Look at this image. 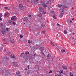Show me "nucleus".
<instances>
[{"instance_id":"41","label":"nucleus","mask_w":76,"mask_h":76,"mask_svg":"<svg viewBox=\"0 0 76 76\" xmlns=\"http://www.w3.org/2000/svg\"><path fill=\"white\" fill-rule=\"evenodd\" d=\"M59 72H60V73H62V71H61V70H60L59 71Z\"/></svg>"},{"instance_id":"32","label":"nucleus","mask_w":76,"mask_h":76,"mask_svg":"<svg viewBox=\"0 0 76 76\" xmlns=\"http://www.w3.org/2000/svg\"><path fill=\"white\" fill-rule=\"evenodd\" d=\"M20 38H22V37H23V36H22V35H20Z\"/></svg>"},{"instance_id":"40","label":"nucleus","mask_w":76,"mask_h":76,"mask_svg":"<svg viewBox=\"0 0 76 76\" xmlns=\"http://www.w3.org/2000/svg\"><path fill=\"white\" fill-rule=\"evenodd\" d=\"M41 53L42 54H43L45 56V55L44 54V53L43 52V51H41Z\"/></svg>"},{"instance_id":"14","label":"nucleus","mask_w":76,"mask_h":76,"mask_svg":"<svg viewBox=\"0 0 76 76\" xmlns=\"http://www.w3.org/2000/svg\"><path fill=\"white\" fill-rule=\"evenodd\" d=\"M1 32L2 34H3V35H4L5 34H6V31H2Z\"/></svg>"},{"instance_id":"42","label":"nucleus","mask_w":76,"mask_h":76,"mask_svg":"<svg viewBox=\"0 0 76 76\" xmlns=\"http://www.w3.org/2000/svg\"><path fill=\"white\" fill-rule=\"evenodd\" d=\"M0 21H2V19H1V18L0 17Z\"/></svg>"},{"instance_id":"50","label":"nucleus","mask_w":76,"mask_h":76,"mask_svg":"<svg viewBox=\"0 0 76 76\" xmlns=\"http://www.w3.org/2000/svg\"><path fill=\"white\" fill-rule=\"evenodd\" d=\"M6 70H7V71H8L9 70V69H6Z\"/></svg>"},{"instance_id":"64","label":"nucleus","mask_w":76,"mask_h":76,"mask_svg":"<svg viewBox=\"0 0 76 76\" xmlns=\"http://www.w3.org/2000/svg\"><path fill=\"white\" fill-rule=\"evenodd\" d=\"M64 75H66V74H65V73H64Z\"/></svg>"},{"instance_id":"43","label":"nucleus","mask_w":76,"mask_h":76,"mask_svg":"<svg viewBox=\"0 0 76 76\" xmlns=\"http://www.w3.org/2000/svg\"><path fill=\"white\" fill-rule=\"evenodd\" d=\"M49 3V2L48 1H47L46 3V4H48V3Z\"/></svg>"},{"instance_id":"6","label":"nucleus","mask_w":76,"mask_h":76,"mask_svg":"<svg viewBox=\"0 0 76 76\" xmlns=\"http://www.w3.org/2000/svg\"><path fill=\"white\" fill-rule=\"evenodd\" d=\"M13 66H14L15 67H17L18 66V64H17V62H14V63L13 64Z\"/></svg>"},{"instance_id":"49","label":"nucleus","mask_w":76,"mask_h":76,"mask_svg":"<svg viewBox=\"0 0 76 76\" xmlns=\"http://www.w3.org/2000/svg\"><path fill=\"white\" fill-rule=\"evenodd\" d=\"M57 26H60V25L58 23H57Z\"/></svg>"},{"instance_id":"16","label":"nucleus","mask_w":76,"mask_h":76,"mask_svg":"<svg viewBox=\"0 0 76 76\" xmlns=\"http://www.w3.org/2000/svg\"><path fill=\"white\" fill-rule=\"evenodd\" d=\"M10 30V28H8V27H7L6 28V31H9Z\"/></svg>"},{"instance_id":"10","label":"nucleus","mask_w":76,"mask_h":76,"mask_svg":"<svg viewBox=\"0 0 76 76\" xmlns=\"http://www.w3.org/2000/svg\"><path fill=\"white\" fill-rule=\"evenodd\" d=\"M10 57L11 58H15V55H11Z\"/></svg>"},{"instance_id":"23","label":"nucleus","mask_w":76,"mask_h":76,"mask_svg":"<svg viewBox=\"0 0 76 76\" xmlns=\"http://www.w3.org/2000/svg\"><path fill=\"white\" fill-rule=\"evenodd\" d=\"M61 6H62V5L58 4V7H61Z\"/></svg>"},{"instance_id":"60","label":"nucleus","mask_w":76,"mask_h":76,"mask_svg":"<svg viewBox=\"0 0 76 76\" xmlns=\"http://www.w3.org/2000/svg\"><path fill=\"white\" fill-rule=\"evenodd\" d=\"M21 54H24V53H21Z\"/></svg>"},{"instance_id":"19","label":"nucleus","mask_w":76,"mask_h":76,"mask_svg":"<svg viewBox=\"0 0 76 76\" xmlns=\"http://www.w3.org/2000/svg\"><path fill=\"white\" fill-rule=\"evenodd\" d=\"M16 74L17 75H19L20 74V72L19 71H17L16 72Z\"/></svg>"},{"instance_id":"9","label":"nucleus","mask_w":76,"mask_h":76,"mask_svg":"<svg viewBox=\"0 0 76 76\" xmlns=\"http://www.w3.org/2000/svg\"><path fill=\"white\" fill-rule=\"evenodd\" d=\"M42 6L44 7H47V4L45 3H43L42 4Z\"/></svg>"},{"instance_id":"58","label":"nucleus","mask_w":76,"mask_h":76,"mask_svg":"<svg viewBox=\"0 0 76 76\" xmlns=\"http://www.w3.org/2000/svg\"><path fill=\"white\" fill-rule=\"evenodd\" d=\"M25 70H27V69L25 68Z\"/></svg>"},{"instance_id":"11","label":"nucleus","mask_w":76,"mask_h":76,"mask_svg":"<svg viewBox=\"0 0 76 76\" xmlns=\"http://www.w3.org/2000/svg\"><path fill=\"white\" fill-rule=\"evenodd\" d=\"M19 8H20V9H22V8H23V5L19 4Z\"/></svg>"},{"instance_id":"46","label":"nucleus","mask_w":76,"mask_h":76,"mask_svg":"<svg viewBox=\"0 0 76 76\" xmlns=\"http://www.w3.org/2000/svg\"><path fill=\"white\" fill-rule=\"evenodd\" d=\"M28 17H31V15H28Z\"/></svg>"},{"instance_id":"51","label":"nucleus","mask_w":76,"mask_h":76,"mask_svg":"<svg viewBox=\"0 0 76 76\" xmlns=\"http://www.w3.org/2000/svg\"><path fill=\"white\" fill-rule=\"evenodd\" d=\"M7 54H10V52H7Z\"/></svg>"},{"instance_id":"26","label":"nucleus","mask_w":76,"mask_h":76,"mask_svg":"<svg viewBox=\"0 0 76 76\" xmlns=\"http://www.w3.org/2000/svg\"><path fill=\"white\" fill-rule=\"evenodd\" d=\"M42 13L43 14H44L45 15V14L46 13V12H44V11H42Z\"/></svg>"},{"instance_id":"22","label":"nucleus","mask_w":76,"mask_h":76,"mask_svg":"<svg viewBox=\"0 0 76 76\" xmlns=\"http://www.w3.org/2000/svg\"><path fill=\"white\" fill-rule=\"evenodd\" d=\"M36 48L37 49H38L39 48V45H36Z\"/></svg>"},{"instance_id":"56","label":"nucleus","mask_w":76,"mask_h":76,"mask_svg":"<svg viewBox=\"0 0 76 76\" xmlns=\"http://www.w3.org/2000/svg\"><path fill=\"white\" fill-rule=\"evenodd\" d=\"M72 20H75V19H74V18H73L72 19Z\"/></svg>"},{"instance_id":"20","label":"nucleus","mask_w":76,"mask_h":76,"mask_svg":"<svg viewBox=\"0 0 76 76\" xmlns=\"http://www.w3.org/2000/svg\"><path fill=\"white\" fill-rule=\"evenodd\" d=\"M64 33L65 34H67V31L66 30H64Z\"/></svg>"},{"instance_id":"4","label":"nucleus","mask_w":76,"mask_h":76,"mask_svg":"<svg viewBox=\"0 0 76 76\" xmlns=\"http://www.w3.org/2000/svg\"><path fill=\"white\" fill-rule=\"evenodd\" d=\"M39 50L41 51H44V48L43 47H41L40 48Z\"/></svg>"},{"instance_id":"2","label":"nucleus","mask_w":76,"mask_h":76,"mask_svg":"<svg viewBox=\"0 0 76 76\" xmlns=\"http://www.w3.org/2000/svg\"><path fill=\"white\" fill-rule=\"evenodd\" d=\"M11 20H12L15 21V20H16V16L12 17L11 18Z\"/></svg>"},{"instance_id":"39","label":"nucleus","mask_w":76,"mask_h":76,"mask_svg":"<svg viewBox=\"0 0 76 76\" xmlns=\"http://www.w3.org/2000/svg\"><path fill=\"white\" fill-rule=\"evenodd\" d=\"M8 23H9L11 24V20H10L9 21Z\"/></svg>"},{"instance_id":"45","label":"nucleus","mask_w":76,"mask_h":76,"mask_svg":"<svg viewBox=\"0 0 76 76\" xmlns=\"http://www.w3.org/2000/svg\"><path fill=\"white\" fill-rule=\"evenodd\" d=\"M69 22L70 23H72V20H69Z\"/></svg>"},{"instance_id":"54","label":"nucleus","mask_w":76,"mask_h":76,"mask_svg":"<svg viewBox=\"0 0 76 76\" xmlns=\"http://www.w3.org/2000/svg\"><path fill=\"white\" fill-rule=\"evenodd\" d=\"M41 26L42 27V28H44V26H43L42 25Z\"/></svg>"},{"instance_id":"36","label":"nucleus","mask_w":76,"mask_h":76,"mask_svg":"<svg viewBox=\"0 0 76 76\" xmlns=\"http://www.w3.org/2000/svg\"><path fill=\"white\" fill-rule=\"evenodd\" d=\"M28 44H30L31 41H30V40H28Z\"/></svg>"},{"instance_id":"28","label":"nucleus","mask_w":76,"mask_h":76,"mask_svg":"<svg viewBox=\"0 0 76 76\" xmlns=\"http://www.w3.org/2000/svg\"><path fill=\"white\" fill-rule=\"evenodd\" d=\"M3 59H6L7 60L8 58H7V57H5Z\"/></svg>"},{"instance_id":"5","label":"nucleus","mask_w":76,"mask_h":76,"mask_svg":"<svg viewBox=\"0 0 76 76\" xmlns=\"http://www.w3.org/2000/svg\"><path fill=\"white\" fill-rule=\"evenodd\" d=\"M63 13H60V14L59 15V16L60 18H62L63 16Z\"/></svg>"},{"instance_id":"25","label":"nucleus","mask_w":76,"mask_h":76,"mask_svg":"<svg viewBox=\"0 0 76 76\" xmlns=\"http://www.w3.org/2000/svg\"><path fill=\"white\" fill-rule=\"evenodd\" d=\"M50 44H51V45H52L53 46H54V44H53V42H52L50 41Z\"/></svg>"},{"instance_id":"62","label":"nucleus","mask_w":76,"mask_h":76,"mask_svg":"<svg viewBox=\"0 0 76 76\" xmlns=\"http://www.w3.org/2000/svg\"><path fill=\"white\" fill-rule=\"evenodd\" d=\"M51 12V13H53V11H50Z\"/></svg>"},{"instance_id":"34","label":"nucleus","mask_w":76,"mask_h":76,"mask_svg":"<svg viewBox=\"0 0 76 76\" xmlns=\"http://www.w3.org/2000/svg\"><path fill=\"white\" fill-rule=\"evenodd\" d=\"M53 73V71H51V70H50L49 72V73Z\"/></svg>"},{"instance_id":"31","label":"nucleus","mask_w":76,"mask_h":76,"mask_svg":"<svg viewBox=\"0 0 76 76\" xmlns=\"http://www.w3.org/2000/svg\"><path fill=\"white\" fill-rule=\"evenodd\" d=\"M3 40L5 42H6V40L4 38L3 39Z\"/></svg>"},{"instance_id":"12","label":"nucleus","mask_w":76,"mask_h":76,"mask_svg":"<svg viewBox=\"0 0 76 76\" xmlns=\"http://www.w3.org/2000/svg\"><path fill=\"white\" fill-rule=\"evenodd\" d=\"M43 9V8H42V7L39 8V10L40 12H42V10Z\"/></svg>"},{"instance_id":"63","label":"nucleus","mask_w":76,"mask_h":76,"mask_svg":"<svg viewBox=\"0 0 76 76\" xmlns=\"http://www.w3.org/2000/svg\"><path fill=\"white\" fill-rule=\"evenodd\" d=\"M72 34H75V33H73Z\"/></svg>"},{"instance_id":"13","label":"nucleus","mask_w":76,"mask_h":76,"mask_svg":"<svg viewBox=\"0 0 76 76\" xmlns=\"http://www.w3.org/2000/svg\"><path fill=\"white\" fill-rule=\"evenodd\" d=\"M61 11L62 12H63V11H64V7H63L62 8H60Z\"/></svg>"},{"instance_id":"47","label":"nucleus","mask_w":76,"mask_h":76,"mask_svg":"<svg viewBox=\"0 0 76 76\" xmlns=\"http://www.w3.org/2000/svg\"><path fill=\"white\" fill-rule=\"evenodd\" d=\"M36 55V53H34V54L33 55V56H35Z\"/></svg>"},{"instance_id":"30","label":"nucleus","mask_w":76,"mask_h":76,"mask_svg":"<svg viewBox=\"0 0 76 76\" xmlns=\"http://www.w3.org/2000/svg\"><path fill=\"white\" fill-rule=\"evenodd\" d=\"M5 9H7L8 10H9V8L7 7H4Z\"/></svg>"},{"instance_id":"52","label":"nucleus","mask_w":76,"mask_h":76,"mask_svg":"<svg viewBox=\"0 0 76 76\" xmlns=\"http://www.w3.org/2000/svg\"><path fill=\"white\" fill-rule=\"evenodd\" d=\"M72 38L73 39H75V38L73 37H72Z\"/></svg>"},{"instance_id":"18","label":"nucleus","mask_w":76,"mask_h":76,"mask_svg":"<svg viewBox=\"0 0 76 76\" xmlns=\"http://www.w3.org/2000/svg\"><path fill=\"white\" fill-rule=\"evenodd\" d=\"M25 54H26V55H29V53L28 51H27L25 53Z\"/></svg>"},{"instance_id":"38","label":"nucleus","mask_w":76,"mask_h":76,"mask_svg":"<svg viewBox=\"0 0 76 76\" xmlns=\"http://www.w3.org/2000/svg\"><path fill=\"white\" fill-rule=\"evenodd\" d=\"M12 24L15 25H16V23H15V22H13Z\"/></svg>"},{"instance_id":"48","label":"nucleus","mask_w":76,"mask_h":76,"mask_svg":"<svg viewBox=\"0 0 76 76\" xmlns=\"http://www.w3.org/2000/svg\"><path fill=\"white\" fill-rule=\"evenodd\" d=\"M69 75L70 76H73V75H71V74H70Z\"/></svg>"},{"instance_id":"33","label":"nucleus","mask_w":76,"mask_h":76,"mask_svg":"<svg viewBox=\"0 0 76 76\" xmlns=\"http://www.w3.org/2000/svg\"><path fill=\"white\" fill-rule=\"evenodd\" d=\"M38 0H35L34 2L35 3H37L38 2Z\"/></svg>"},{"instance_id":"37","label":"nucleus","mask_w":76,"mask_h":76,"mask_svg":"<svg viewBox=\"0 0 76 76\" xmlns=\"http://www.w3.org/2000/svg\"><path fill=\"white\" fill-rule=\"evenodd\" d=\"M48 57H51V55H50L49 54H48L47 56Z\"/></svg>"},{"instance_id":"57","label":"nucleus","mask_w":76,"mask_h":76,"mask_svg":"<svg viewBox=\"0 0 76 76\" xmlns=\"http://www.w3.org/2000/svg\"><path fill=\"white\" fill-rule=\"evenodd\" d=\"M58 76H61V75H58Z\"/></svg>"},{"instance_id":"59","label":"nucleus","mask_w":76,"mask_h":76,"mask_svg":"<svg viewBox=\"0 0 76 76\" xmlns=\"http://www.w3.org/2000/svg\"><path fill=\"white\" fill-rule=\"evenodd\" d=\"M30 43L32 44V42H30Z\"/></svg>"},{"instance_id":"35","label":"nucleus","mask_w":76,"mask_h":76,"mask_svg":"<svg viewBox=\"0 0 76 76\" xmlns=\"http://www.w3.org/2000/svg\"><path fill=\"white\" fill-rule=\"evenodd\" d=\"M64 8H67V6H63Z\"/></svg>"},{"instance_id":"8","label":"nucleus","mask_w":76,"mask_h":76,"mask_svg":"<svg viewBox=\"0 0 76 76\" xmlns=\"http://www.w3.org/2000/svg\"><path fill=\"white\" fill-rule=\"evenodd\" d=\"M62 68L64 69H67V67L66 66H62Z\"/></svg>"},{"instance_id":"44","label":"nucleus","mask_w":76,"mask_h":76,"mask_svg":"<svg viewBox=\"0 0 76 76\" xmlns=\"http://www.w3.org/2000/svg\"><path fill=\"white\" fill-rule=\"evenodd\" d=\"M27 67H28V69H29V65H28Z\"/></svg>"},{"instance_id":"53","label":"nucleus","mask_w":76,"mask_h":76,"mask_svg":"<svg viewBox=\"0 0 76 76\" xmlns=\"http://www.w3.org/2000/svg\"><path fill=\"white\" fill-rule=\"evenodd\" d=\"M10 42L11 43V44H12V43H13V42H12V41H11V40H10Z\"/></svg>"},{"instance_id":"15","label":"nucleus","mask_w":76,"mask_h":76,"mask_svg":"<svg viewBox=\"0 0 76 76\" xmlns=\"http://www.w3.org/2000/svg\"><path fill=\"white\" fill-rule=\"evenodd\" d=\"M0 26L1 28H3L4 26V25L3 23H1L0 24Z\"/></svg>"},{"instance_id":"29","label":"nucleus","mask_w":76,"mask_h":76,"mask_svg":"<svg viewBox=\"0 0 76 76\" xmlns=\"http://www.w3.org/2000/svg\"><path fill=\"white\" fill-rule=\"evenodd\" d=\"M3 16V14H2L0 13V18H1Z\"/></svg>"},{"instance_id":"1","label":"nucleus","mask_w":76,"mask_h":76,"mask_svg":"<svg viewBox=\"0 0 76 76\" xmlns=\"http://www.w3.org/2000/svg\"><path fill=\"white\" fill-rule=\"evenodd\" d=\"M9 13L8 12H7L4 14V17H9Z\"/></svg>"},{"instance_id":"24","label":"nucleus","mask_w":76,"mask_h":76,"mask_svg":"<svg viewBox=\"0 0 76 76\" xmlns=\"http://www.w3.org/2000/svg\"><path fill=\"white\" fill-rule=\"evenodd\" d=\"M66 22L67 23H70V20L68 19L66 20Z\"/></svg>"},{"instance_id":"17","label":"nucleus","mask_w":76,"mask_h":76,"mask_svg":"<svg viewBox=\"0 0 76 76\" xmlns=\"http://www.w3.org/2000/svg\"><path fill=\"white\" fill-rule=\"evenodd\" d=\"M61 53H65V52H66V50H65L62 49L61 50Z\"/></svg>"},{"instance_id":"3","label":"nucleus","mask_w":76,"mask_h":76,"mask_svg":"<svg viewBox=\"0 0 76 76\" xmlns=\"http://www.w3.org/2000/svg\"><path fill=\"white\" fill-rule=\"evenodd\" d=\"M23 20L25 21V22H26L28 21V18L27 17H25L23 18Z\"/></svg>"},{"instance_id":"55","label":"nucleus","mask_w":76,"mask_h":76,"mask_svg":"<svg viewBox=\"0 0 76 76\" xmlns=\"http://www.w3.org/2000/svg\"><path fill=\"white\" fill-rule=\"evenodd\" d=\"M63 70H62V73H63Z\"/></svg>"},{"instance_id":"21","label":"nucleus","mask_w":76,"mask_h":76,"mask_svg":"<svg viewBox=\"0 0 76 76\" xmlns=\"http://www.w3.org/2000/svg\"><path fill=\"white\" fill-rule=\"evenodd\" d=\"M38 16L40 17V18H41L42 17V13H40L38 15Z\"/></svg>"},{"instance_id":"27","label":"nucleus","mask_w":76,"mask_h":76,"mask_svg":"<svg viewBox=\"0 0 76 76\" xmlns=\"http://www.w3.org/2000/svg\"><path fill=\"white\" fill-rule=\"evenodd\" d=\"M42 33L43 34H45V31H42Z\"/></svg>"},{"instance_id":"7","label":"nucleus","mask_w":76,"mask_h":76,"mask_svg":"<svg viewBox=\"0 0 76 76\" xmlns=\"http://www.w3.org/2000/svg\"><path fill=\"white\" fill-rule=\"evenodd\" d=\"M53 18L54 19H57V15H54L53 16Z\"/></svg>"},{"instance_id":"61","label":"nucleus","mask_w":76,"mask_h":76,"mask_svg":"<svg viewBox=\"0 0 76 76\" xmlns=\"http://www.w3.org/2000/svg\"><path fill=\"white\" fill-rule=\"evenodd\" d=\"M22 56V54H21V55H20V57H21Z\"/></svg>"}]
</instances>
